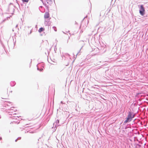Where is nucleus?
Wrapping results in <instances>:
<instances>
[{
	"label": "nucleus",
	"mask_w": 148,
	"mask_h": 148,
	"mask_svg": "<svg viewBox=\"0 0 148 148\" xmlns=\"http://www.w3.org/2000/svg\"><path fill=\"white\" fill-rule=\"evenodd\" d=\"M134 117V116L132 115L131 112H129L126 120L124 121V123H126L131 121L132 119Z\"/></svg>",
	"instance_id": "f257e3e1"
},
{
	"label": "nucleus",
	"mask_w": 148,
	"mask_h": 148,
	"mask_svg": "<svg viewBox=\"0 0 148 148\" xmlns=\"http://www.w3.org/2000/svg\"><path fill=\"white\" fill-rule=\"evenodd\" d=\"M145 8L143 6V5H141L140 6V10H139L140 13L141 15L143 16L145 14Z\"/></svg>",
	"instance_id": "f03ea898"
},
{
	"label": "nucleus",
	"mask_w": 148,
	"mask_h": 148,
	"mask_svg": "<svg viewBox=\"0 0 148 148\" xmlns=\"http://www.w3.org/2000/svg\"><path fill=\"white\" fill-rule=\"evenodd\" d=\"M49 17V14L48 12H46L44 15V17L45 18H48Z\"/></svg>",
	"instance_id": "7ed1b4c3"
},
{
	"label": "nucleus",
	"mask_w": 148,
	"mask_h": 148,
	"mask_svg": "<svg viewBox=\"0 0 148 148\" xmlns=\"http://www.w3.org/2000/svg\"><path fill=\"white\" fill-rule=\"evenodd\" d=\"M45 30V28L43 27H41L38 30V32L39 33H41L42 32Z\"/></svg>",
	"instance_id": "20e7f679"
},
{
	"label": "nucleus",
	"mask_w": 148,
	"mask_h": 148,
	"mask_svg": "<svg viewBox=\"0 0 148 148\" xmlns=\"http://www.w3.org/2000/svg\"><path fill=\"white\" fill-rule=\"evenodd\" d=\"M23 1V2H27L29 0H22Z\"/></svg>",
	"instance_id": "39448f33"
},
{
	"label": "nucleus",
	"mask_w": 148,
	"mask_h": 148,
	"mask_svg": "<svg viewBox=\"0 0 148 148\" xmlns=\"http://www.w3.org/2000/svg\"><path fill=\"white\" fill-rule=\"evenodd\" d=\"M54 30H55V31H56V29H54Z\"/></svg>",
	"instance_id": "423d86ee"
},
{
	"label": "nucleus",
	"mask_w": 148,
	"mask_h": 148,
	"mask_svg": "<svg viewBox=\"0 0 148 148\" xmlns=\"http://www.w3.org/2000/svg\"><path fill=\"white\" fill-rule=\"evenodd\" d=\"M50 0V1H52L53 0Z\"/></svg>",
	"instance_id": "0eeeda50"
},
{
	"label": "nucleus",
	"mask_w": 148,
	"mask_h": 148,
	"mask_svg": "<svg viewBox=\"0 0 148 148\" xmlns=\"http://www.w3.org/2000/svg\"><path fill=\"white\" fill-rule=\"evenodd\" d=\"M58 123L59 122V121H58Z\"/></svg>",
	"instance_id": "6e6552de"
},
{
	"label": "nucleus",
	"mask_w": 148,
	"mask_h": 148,
	"mask_svg": "<svg viewBox=\"0 0 148 148\" xmlns=\"http://www.w3.org/2000/svg\"><path fill=\"white\" fill-rule=\"evenodd\" d=\"M58 123L59 122V121H58Z\"/></svg>",
	"instance_id": "1a4fd4ad"
}]
</instances>
